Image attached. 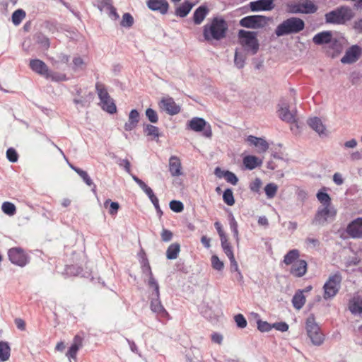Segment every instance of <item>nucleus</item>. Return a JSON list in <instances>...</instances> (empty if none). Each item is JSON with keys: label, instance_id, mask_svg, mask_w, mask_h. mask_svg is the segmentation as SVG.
Returning a JSON list of instances; mask_svg holds the SVG:
<instances>
[{"label": "nucleus", "instance_id": "ddd939ff", "mask_svg": "<svg viewBox=\"0 0 362 362\" xmlns=\"http://www.w3.org/2000/svg\"><path fill=\"white\" fill-rule=\"evenodd\" d=\"M346 233L353 238H362V218L352 221L346 228Z\"/></svg>", "mask_w": 362, "mask_h": 362}, {"label": "nucleus", "instance_id": "4c0bfd02", "mask_svg": "<svg viewBox=\"0 0 362 362\" xmlns=\"http://www.w3.org/2000/svg\"><path fill=\"white\" fill-rule=\"evenodd\" d=\"M95 89L100 101L108 99V98L110 97L107 88H105V86L103 83L100 82H97L95 83Z\"/></svg>", "mask_w": 362, "mask_h": 362}, {"label": "nucleus", "instance_id": "3c124183", "mask_svg": "<svg viewBox=\"0 0 362 362\" xmlns=\"http://www.w3.org/2000/svg\"><path fill=\"white\" fill-rule=\"evenodd\" d=\"M134 23V18L129 13H125L122 16L121 25L123 27H131Z\"/></svg>", "mask_w": 362, "mask_h": 362}, {"label": "nucleus", "instance_id": "b1692460", "mask_svg": "<svg viewBox=\"0 0 362 362\" xmlns=\"http://www.w3.org/2000/svg\"><path fill=\"white\" fill-rule=\"evenodd\" d=\"M209 9L206 6L202 5L198 7L193 14V21L196 25L201 24L208 15Z\"/></svg>", "mask_w": 362, "mask_h": 362}, {"label": "nucleus", "instance_id": "338daca9", "mask_svg": "<svg viewBox=\"0 0 362 362\" xmlns=\"http://www.w3.org/2000/svg\"><path fill=\"white\" fill-rule=\"evenodd\" d=\"M119 165V166L123 167L127 171V173H128L129 174L131 173V164L127 159L120 160Z\"/></svg>", "mask_w": 362, "mask_h": 362}, {"label": "nucleus", "instance_id": "49530a36", "mask_svg": "<svg viewBox=\"0 0 362 362\" xmlns=\"http://www.w3.org/2000/svg\"><path fill=\"white\" fill-rule=\"evenodd\" d=\"M144 132L146 134L147 136H151L154 139L158 138L159 136V129L157 127L151 125V124H147L144 127Z\"/></svg>", "mask_w": 362, "mask_h": 362}, {"label": "nucleus", "instance_id": "13d9d810", "mask_svg": "<svg viewBox=\"0 0 362 362\" xmlns=\"http://www.w3.org/2000/svg\"><path fill=\"white\" fill-rule=\"evenodd\" d=\"M257 328L259 331H261L262 332H269L272 329V325H271L267 322L259 320L257 322Z\"/></svg>", "mask_w": 362, "mask_h": 362}, {"label": "nucleus", "instance_id": "412c9836", "mask_svg": "<svg viewBox=\"0 0 362 362\" xmlns=\"http://www.w3.org/2000/svg\"><path fill=\"white\" fill-rule=\"evenodd\" d=\"M296 12L302 13H313L317 10V7L310 0L300 2L296 6Z\"/></svg>", "mask_w": 362, "mask_h": 362}, {"label": "nucleus", "instance_id": "9d476101", "mask_svg": "<svg viewBox=\"0 0 362 362\" xmlns=\"http://www.w3.org/2000/svg\"><path fill=\"white\" fill-rule=\"evenodd\" d=\"M336 214L337 211L332 206H323L318 209L313 221L324 225L329 220H333Z\"/></svg>", "mask_w": 362, "mask_h": 362}, {"label": "nucleus", "instance_id": "cd10ccee", "mask_svg": "<svg viewBox=\"0 0 362 362\" xmlns=\"http://www.w3.org/2000/svg\"><path fill=\"white\" fill-rule=\"evenodd\" d=\"M300 257V252L297 249L289 250L284 257L283 263L286 265H292L298 260Z\"/></svg>", "mask_w": 362, "mask_h": 362}, {"label": "nucleus", "instance_id": "7ed1b4c3", "mask_svg": "<svg viewBox=\"0 0 362 362\" xmlns=\"http://www.w3.org/2000/svg\"><path fill=\"white\" fill-rule=\"evenodd\" d=\"M305 28L304 21L296 17L289 18L280 23L275 30V34L278 36H284L292 33H298Z\"/></svg>", "mask_w": 362, "mask_h": 362}, {"label": "nucleus", "instance_id": "0eeeda50", "mask_svg": "<svg viewBox=\"0 0 362 362\" xmlns=\"http://www.w3.org/2000/svg\"><path fill=\"white\" fill-rule=\"evenodd\" d=\"M341 282V276L339 272L330 276L323 286L324 298L328 299L335 296L339 290Z\"/></svg>", "mask_w": 362, "mask_h": 362}, {"label": "nucleus", "instance_id": "e433bc0d", "mask_svg": "<svg viewBox=\"0 0 362 362\" xmlns=\"http://www.w3.org/2000/svg\"><path fill=\"white\" fill-rule=\"evenodd\" d=\"M148 284L149 287L153 288L154 290V293H153V296H159V293H160L159 286L153 276V273L151 272V267H148Z\"/></svg>", "mask_w": 362, "mask_h": 362}, {"label": "nucleus", "instance_id": "5fc2aeb1", "mask_svg": "<svg viewBox=\"0 0 362 362\" xmlns=\"http://www.w3.org/2000/svg\"><path fill=\"white\" fill-rule=\"evenodd\" d=\"M6 158L10 162L15 163L18 160V155L13 148H9L6 151Z\"/></svg>", "mask_w": 362, "mask_h": 362}, {"label": "nucleus", "instance_id": "37998d69", "mask_svg": "<svg viewBox=\"0 0 362 362\" xmlns=\"http://www.w3.org/2000/svg\"><path fill=\"white\" fill-rule=\"evenodd\" d=\"M221 242L222 248H223L225 254L227 255V257H232V256H234L232 247L230 245V243H229V242L228 240L227 237L226 238H223L221 240Z\"/></svg>", "mask_w": 362, "mask_h": 362}, {"label": "nucleus", "instance_id": "aec40b11", "mask_svg": "<svg viewBox=\"0 0 362 362\" xmlns=\"http://www.w3.org/2000/svg\"><path fill=\"white\" fill-rule=\"evenodd\" d=\"M83 338L76 334L74 337L73 343L66 353V356L71 358H76L78 351L83 346Z\"/></svg>", "mask_w": 362, "mask_h": 362}, {"label": "nucleus", "instance_id": "5701e85b", "mask_svg": "<svg viewBox=\"0 0 362 362\" xmlns=\"http://www.w3.org/2000/svg\"><path fill=\"white\" fill-rule=\"evenodd\" d=\"M243 165L246 169L253 170L262 165V160L255 156H246L243 160Z\"/></svg>", "mask_w": 362, "mask_h": 362}, {"label": "nucleus", "instance_id": "20e7f679", "mask_svg": "<svg viewBox=\"0 0 362 362\" xmlns=\"http://www.w3.org/2000/svg\"><path fill=\"white\" fill-rule=\"evenodd\" d=\"M29 66L34 72L43 76L47 79H51L53 81H64L66 80V76L64 74L51 71L47 64L40 59H31Z\"/></svg>", "mask_w": 362, "mask_h": 362}, {"label": "nucleus", "instance_id": "393cba45", "mask_svg": "<svg viewBox=\"0 0 362 362\" xmlns=\"http://www.w3.org/2000/svg\"><path fill=\"white\" fill-rule=\"evenodd\" d=\"M278 115L283 121L286 122L293 123L295 122L294 115L289 110L288 106L286 104L278 110Z\"/></svg>", "mask_w": 362, "mask_h": 362}, {"label": "nucleus", "instance_id": "473e14b6", "mask_svg": "<svg viewBox=\"0 0 362 362\" xmlns=\"http://www.w3.org/2000/svg\"><path fill=\"white\" fill-rule=\"evenodd\" d=\"M180 251V245L178 243H173L167 249L166 257L168 259H175Z\"/></svg>", "mask_w": 362, "mask_h": 362}, {"label": "nucleus", "instance_id": "bf43d9fd", "mask_svg": "<svg viewBox=\"0 0 362 362\" xmlns=\"http://www.w3.org/2000/svg\"><path fill=\"white\" fill-rule=\"evenodd\" d=\"M230 263V270L231 272H236L240 275V278H243L241 272L239 269L238 264L237 261L235 259V256H232V257H228Z\"/></svg>", "mask_w": 362, "mask_h": 362}, {"label": "nucleus", "instance_id": "a878e982", "mask_svg": "<svg viewBox=\"0 0 362 362\" xmlns=\"http://www.w3.org/2000/svg\"><path fill=\"white\" fill-rule=\"evenodd\" d=\"M332 34L330 31H323L316 34L313 41L315 45L327 44L331 42Z\"/></svg>", "mask_w": 362, "mask_h": 362}, {"label": "nucleus", "instance_id": "f257e3e1", "mask_svg": "<svg viewBox=\"0 0 362 362\" xmlns=\"http://www.w3.org/2000/svg\"><path fill=\"white\" fill-rule=\"evenodd\" d=\"M228 30V23L222 18L215 17L204 27L203 35L206 40H220L224 38Z\"/></svg>", "mask_w": 362, "mask_h": 362}, {"label": "nucleus", "instance_id": "ea45409f", "mask_svg": "<svg viewBox=\"0 0 362 362\" xmlns=\"http://www.w3.org/2000/svg\"><path fill=\"white\" fill-rule=\"evenodd\" d=\"M25 17V12L22 9L15 11L12 14V22L14 25H19Z\"/></svg>", "mask_w": 362, "mask_h": 362}, {"label": "nucleus", "instance_id": "f704fd0d", "mask_svg": "<svg viewBox=\"0 0 362 362\" xmlns=\"http://www.w3.org/2000/svg\"><path fill=\"white\" fill-rule=\"evenodd\" d=\"M102 108L110 114L115 113L117 107L110 96L108 99L100 101Z\"/></svg>", "mask_w": 362, "mask_h": 362}, {"label": "nucleus", "instance_id": "c9c22d12", "mask_svg": "<svg viewBox=\"0 0 362 362\" xmlns=\"http://www.w3.org/2000/svg\"><path fill=\"white\" fill-rule=\"evenodd\" d=\"M11 349L6 342L0 341V361H6L10 357Z\"/></svg>", "mask_w": 362, "mask_h": 362}, {"label": "nucleus", "instance_id": "c85d7f7f", "mask_svg": "<svg viewBox=\"0 0 362 362\" xmlns=\"http://www.w3.org/2000/svg\"><path fill=\"white\" fill-rule=\"evenodd\" d=\"M206 124V121L204 119L199 117H194L188 123L189 129L194 132L202 131L204 129Z\"/></svg>", "mask_w": 362, "mask_h": 362}, {"label": "nucleus", "instance_id": "6e6d98bb", "mask_svg": "<svg viewBox=\"0 0 362 362\" xmlns=\"http://www.w3.org/2000/svg\"><path fill=\"white\" fill-rule=\"evenodd\" d=\"M112 5V0H98L97 3V7L103 11L104 9L108 10V8Z\"/></svg>", "mask_w": 362, "mask_h": 362}, {"label": "nucleus", "instance_id": "e2e57ef3", "mask_svg": "<svg viewBox=\"0 0 362 362\" xmlns=\"http://www.w3.org/2000/svg\"><path fill=\"white\" fill-rule=\"evenodd\" d=\"M160 236L163 241L168 242L173 238V234L170 230L163 228L160 233Z\"/></svg>", "mask_w": 362, "mask_h": 362}, {"label": "nucleus", "instance_id": "c756f323", "mask_svg": "<svg viewBox=\"0 0 362 362\" xmlns=\"http://www.w3.org/2000/svg\"><path fill=\"white\" fill-rule=\"evenodd\" d=\"M308 123L309 126L319 134H323L325 131V127L322 124L321 119L318 117L309 119Z\"/></svg>", "mask_w": 362, "mask_h": 362}, {"label": "nucleus", "instance_id": "f3484780", "mask_svg": "<svg viewBox=\"0 0 362 362\" xmlns=\"http://www.w3.org/2000/svg\"><path fill=\"white\" fill-rule=\"evenodd\" d=\"M147 5L151 10L161 14L167 13L169 8V4L166 0H148Z\"/></svg>", "mask_w": 362, "mask_h": 362}, {"label": "nucleus", "instance_id": "6ab92c4d", "mask_svg": "<svg viewBox=\"0 0 362 362\" xmlns=\"http://www.w3.org/2000/svg\"><path fill=\"white\" fill-rule=\"evenodd\" d=\"M247 141L250 145H254L257 148V152L259 153H264L269 149V144L267 141L262 138H258L254 136H249L247 138Z\"/></svg>", "mask_w": 362, "mask_h": 362}, {"label": "nucleus", "instance_id": "9b49d317", "mask_svg": "<svg viewBox=\"0 0 362 362\" xmlns=\"http://www.w3.org/2000/svg\"><path fill=\"white\" fill-rule=\"evenodd\" d=\"M150 308L151 311L156 314L157 317L159 319H164L166 320H170V315L168 312L165 309L161 303L159 296H153L151 299Z\"/></svg>", "mask_w": 362, "mask_h": 362}, {"label": "nucleus", "instance_id": "0e129e2a", "mask_svg": "<svg viewBox=\"0 0 362 362\" xmlns=\"http://www.w3.org/2000/svg\"><path fill=\"white\" fill-rule=\"evenodd\" d=\"M272 328L281 332H286L288 329V325L284 322H276L272 325Z\"/></svg>", "mask_w": 362, "mask_h": 362}, {"label": "nucleus", "instance_id": "a211bd4d", "mask_svg": "<svg viewBox=\"0 0 362 362\" xmlns=\"http://www.w3.org/2000/svg\"><path fill=\"white\" fill-rule=\"evenodd\" d=\"M252 11H271L274 8V0H257L250 3Z\"/></svg>", "mask_w": 362, "mask_h": 362}, {"label": "nucleus", "instance_id": "680f3d73", "mask_svg": "<svg viewBox=\"0 0 362 362\" xmlns=\"http://www.w3.org/2000/svg\"><path fill=\"white\" fill-rule=\"evenodd\" d=\"M234 62L238 68H243L244 66L245 57L238 52H235Z\"/></svg>", "mask_w": 362, "mask_h": 362}, {"label": "nucleus", "instance_id": "6e6552de", "mask_svg": "<svg viewBox=\"0 0 362 362\" xmlns=\"http://www.w3.org/2000/svg\"><path fill=\"white\" fill-rule=\"evenodd\" d=\"M8 257L12 264L21 267L27 265L30 260L24 250L19 247L10 248L8 250Z\"/></svg>", "mask_w": 362, "mask_h": 362}, {"label": "nucleus", "instance_id": "8fccbe9b", "mask_svg": "<svg viewBox=\"0 0 362 362\" xmlns=\"http://www.w3.org/2000/svg\"><path fill=\"white\" fill-rule=\"evenodd\" d=\"M170 209L176 213H180L183 211L184 205L180 201L173 200L170 202Z\"/></svg>", "mask_w": 362, "mask_h": 362}, {"label": "nucleus", "instance_id": "603ef678", "mask_svg": "<svg viewBox=\"0 0 362 362\" xmlns=\"http://www.w3.org/2000/svg\"><path fill=\"white\" fill-rule=\"evenodd\" d=\"M262 180L259 177H256L252 182L250 184V189L252 192L258 193L262 187Z\"/></svg>", "mask_w": 362, "mask_h": 362}, {"label": "nucleus", "instance_id": "f8f14e48", "mask_svg": "<svg viewBox=\"0 0 362 362\" xmlns=\"http://www.w3.org/2000/svg\"><path fill=\"white\" fill-rule=\"evenodd\" d=\"M159 107L170 115H175L180 112V107L177 105L173 98H163L158 103Z\"/></svg>", "mask_w": 362, "mask_h": 362}, {"label": "nucleus", "instance_id": "58836bf2", "mask_svg": "<svg viewBox=\"0 0 362 362\" xmlns=\"http://www.w3.org/2000/svg\"><path fill=\"white\" fill-rule=\"evenodd\" d=\"M278 191V186L275 183H269L264 187V192L268 199L274 198Z\"/></svg>", "mask_w": 362, "mask_h": 362}, {"label": "nucleus", "instance_id": "4468645a", "mask_svg": "<svg viewBox=\"0 0 362 362\" xmlns=\"http://www.w3.org/2000/svg\"><path fill=\"white\" fill-rule=\"evenodd\" d=\"M133 180L139 185L142 190L146 194L156 209H160L159 201L154 194L153 190L144 181L135 175H132Z\"/></svg>", "mask_w": 362, "mask_h": 362}, {"label": "nucleus", "instance_id": "39448f33", "mask_svg": "<svg viewBox=\"0 0 362 362\" xmlns=\"http://www.w3.org/2000/svg\"><path fill=\"white\" fill-rule=\"evenodd\" d=\"M305 329L308 337L314 345L320 346L324 342L325 335L315 322V318L313 315H310L306 319Z\"/></svg>", "mask_w": 362, "mask_h": 362}, {"label": "nucleus", "instance_id": "423d86ee", "mask_svg": "<svg viewBox=\"0 0 362 362\" xmlns=\"http://www.w3.org/2000/svg\"><path fill=\"white\" fill-rule=\"evenodd\" d=\"M240 44L247 52L255 54L259 49V42L257 39V33L240 30L238 34Z\"/></svg>", "mask_w": 362, "mask_h": 362}, {"label": "nucleus", "instance_id": "69168bd1", "mask_svg": "<svg viewBox=\"0 0 362 362\" xmlns=\"http://www.w3.org/2000/svg\"><path fill=\"white\" fill-rule=\"evenodd\" d=\"M129 119L131 121H134L136 123H139V113L136 110H131L129 115Z\"/></svg>", "mask_w": 362, "mask_h": 362}, {"label": "nucleus", "instance_id": "09e8293b", "mask_svg": "<svg viewBox=\"0 0 362 362\" xmlns=\"http://www.w3.org/2000/svg\"><path fill=\"white\" fill-rule=\"evenodd\" d=\"M212 267L218 271L223 270L224 267V264L222 261H221L218 256L212 255L211 258Z\"/></svg>", "mask_w": 362, "mask_h": 362}, {"label": "nucleus", "instance_id": "dca6fc26", "mask_svg": "<svg viewBox=\"0 0 362 362\" xmlns=\"http://www.w3.org/2000/svg\"><path fill=\"white\" fill-rule=\"evenodd\" d=\"M308 264L304 259H298L291 265L290 274L295 277H302L307 272Z\"/></svg>", "mask_w": 362, "mask_h": 362}, {"label": "nucleus", "instance_id": "c03bdc74", "mask_svg": "<svg viewBox=\"0 0 362 362\" xmlns=\"http://www.w3.org/2000/svg\"><path fill=\"white\" fill-rule=\"evenodd\" d=\"M223 202L228 206H233L235 204V199L233 191L230 189H226L223 194Z\"/></svg>", "mask_w": 362, "mask_h": 362}, {"label": "nucleus", "instance_id": "2f4dec72", "mask_svg": "<svg viewBox=\"0 0 362 362\" xmlns=\"http://www.w3.org/2000/svg\"><path fill=\"white\" fill-rule=\"evenodd\" d=\"M292 303L293 307L297 309H301L305 303V297L303 293V291H297L293 297Z\"/></svg>", "mask_w": 362, "mask_h": 362}, {"label": "nucleus", "instance_id": "f03ea898", "mask_svg": "<svg viewBox=\"0 0 362 362\" xmlns=\"http://www.w3.org/2000/svg\"><path fill=\"white\" fill-rule=\"evenodd\" d=\"M354 17L353 10L346 6H341L325 15V22L329 24L343 25Z\"/></svg>", "mask_w": 362, "mask_h": 362}, {"label": "nucleus", "instance_id": "a18cd8bd", "mask_svg": "<svg viewBox=\"0 0 362 362\" xmlns=\"http://www.w3.org/2000/svg\"><path fill=\"white\" fill-rule=\"evenodd\" d=\"M108 205H110L109 214L112 216L117 214L119 209V204L117 202H111L110 199H107L104 202V206L107 208Z\"/></svg>", "mask_w": 362, "mask_h": 362}, {"label": "nucleus", "instance_id": "2eb2a0df", "mask_svg": "<svg viewBox=\"0 0 362 362\" xmlns=\"http://www.w3.org/2000/svg\"><path fill=\"white\" fill-rule=\"evenodd\" d=\"M361 54V49L358 45L351 47L341 58V62L344 64H351L356 62Z\"/></svg>", "mask_w": 362, "mask_h": 362}, {"label": "nucleus", "instance_id": "4be33fe9", "mask_svg": "<svg viewBox=\"0 0 362 362\" xmlns=\"http://www.w3.org/2000/svg\"><path fill=\"white\" fill-rule=\"evenodd\" d=\"M182 165L178 157L173 156L169 159V171L172 176L177 177L182 175Z\"/></svg>", "mask_w": 362, "mask_h": 362}, {"label": "nucleus", "instance_id": "de8ad7c7", "mask_svg": "<svg viewBox=\"0 0 362 362\" xmlns=\"http://www.w3.org/2000/svg\"><path fill=\"white\" fill-rule=\"evenodd\" d=\"M223 176L228 182L233 185H235L238 182V179L236 175L230 171L226 170L223 172Z\"/></svg>", "mask_w": 362, "mask_h": 362}, {"label": "nucleus", "instance_id": "7c9ffc66", "mask_svg": "<svg viewBox=\"0 0 362 362\" xmlns=\"http://www.w3.org/2000/svg\"><path fill=\"white\" fill-rule=\"evenodd\" d=\"M71 168L83 179L84 182L88 186H93L92 190L95 191L96 186L93 182L91 178L89 177L86 171L83 170L78 168L71 166Z\"/></svg>", "mask_w": 362, "mask_h": 362}, {"label": "nucleus", "instance_id": "79ce46f5", "mask_svg": "<svg viewBox=\"0 0 362 362\" xmlns=\"http://www.w3.org/2000/svg\"><path fill=\"white\" fill-rule=\"evenodd\" d=\"M317 198L323 206H332L331 198L327 193L319 191L317 194Z\"/></svg>", "mask_w": 362, "mask_h": 362}, {"label": "nucleus", "instance_id": "a19ab883", "mask_svg": "<svg viewBox=\"0 0 362 362\" xmlns=\"http://www.w3.org/2000/svg\"><path fill=\"white\" fill-rule=\"evenodd\" d=\"M1 209L4 214L8 216H13L16 212V206L9 202H5L2 204Z\"/></svg>", "mask_w": 362, "mask_h": 362}, {"label": "nucleus", "instance_id": "864d4df0", "mask_svg": "<svg viewBox=\"0 0 362 362\" xmlns=\"http://www.w3.org/2000/svg\"><path fill=\"white\" fill-rule=\"evenodd\" d=\"M146 115L148 119L152 123H156L158 121L157 112L151 108H148L146 110Z\"/></svg>", "mask_w": 362, "mask_h": 362}, {"label": "nucleus", "instance_id": "4d7b16f0", "mask_svg": "<svg viewBox=\"0 0 362 362\" xmlns=\"http://www.w3.org/2000/svg\"><path fill=\"white\" fill-rule=\"evenodd\" d=\"M238 327L245 328L247 326V321L242 314H238L234 317Z\"/></svg>", "mask_w": 362, "mask_h": 362}, {"label": "nucleus", "instance_id": "052dcab7", "mask_svg": "<svg viewBox=\"0 0 362 362\" xmlns=\"http://www.w3.org/2000/svg\"><path fill=\"white\" fill-rule=\"evenodd\" d=\"M230 227L233 233V235L235 238L237 242L239 241V237H238V223L235 220V218L233 217L230 222Z\"/></svg>", "mask_w": 362, "mask_h": 362}, {"label": "nucleus", "instance_id": "1a4fd4ad", "mask_svg": "<svg viewBox=\"0 0 362 362\" xmlns=\"http://www.w3.org/2000/svg\"><path fill=\"white\" fill-rule=\"evenodd\" d=\"M267 24V18L263 16H248L240 21V25L247 28H262Z\"/></svg>", "mask_w": 362, "mask_h": 362}, {"label": "nucleus", "instance_id": "774afa93", "mask_svg": "<svg viewBox=\"0 0 362 362\" xmlns=\"http://www.w3.org/2000/svg\"><path fill=\"white\" fill-rule=\"evenodd\" d=\"M354 28L359 33H362V17L354 23Z\"/></svg>", "mask_w": 362, "mask_h": 362}, {"label": "nucleus", "instance_id": "bb28decb", "mask_svg": "<svg viewBox=\"0 0 362 362\" xmlns=\"http://www.w3.org/2000/svg\"><path fill=\"white\" fill-rule=\"evenodd\" d=\"M349 308L353 314L362 313V298L359 296L353 298L349 301Z\"/></svg>", "mask_w": 362, "mask_h": 362}, {"label": "nucleus", "instance_id": "72a5a7b5", "mask_svg": "<svg viewBox=\"0 0 362 362\" xmlns=\"http://www.w3.org/2000/svg\"><path fill=\"white\" fill-rule=\"evenodd\" d=\"M192 6V4L189 3V1H185L178 8H177L175 13L180 17H185L189 13Z\"/></svg>", "mask_w": 362, "mask_h": 362}]
</instances>
